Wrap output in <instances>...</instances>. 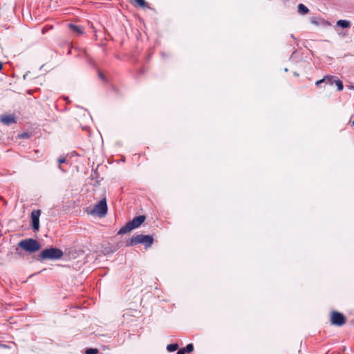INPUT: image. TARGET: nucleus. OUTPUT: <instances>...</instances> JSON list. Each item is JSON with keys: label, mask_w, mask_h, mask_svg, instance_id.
Returning <instances> with one entry per match:
<instances>
[{"label": "nucleus", "mask_w": 354, "mask_h": 354, "mask_svg": "<svg viewBox=\"0 0 354 354\" xmlns=\"http://www.w3.org/2000/svg\"><path fill=\"white\" fill-rule=\"evenodd\" d=\"M153 243V238L150 235L138 234L133 236L129 241L127 242V246H133L137 244H143L145 248H150Z\"/></svg>", "instance_id": "obj_1"}, {"label": "nucleus", "mask_w": 354, "mask_h": 354, "mask_svg": "<svg viewBox=\"0 0 354 354\" xmlns=\"http://www.w3.org/2000/svg\"><path fill=\"white\" fill-rule=\"evenodd\" d=\"M18 246L30 254L36 252L41 249L39 242L31 238L20 241L18 243Z\"/></svg>", "instance_id": "obj_2"}, {"label": "nucleus", "mask_w": 354, "mask_h": 354, "mask_svg": "<svg viewBox=\"0 0 354 354\" xmlns=\"http://www.w3.org/2000/svg\"><path fill=\"white\" fill-rule=\"evenodd\" d=\"M145 216L143 215H140L133 218V220L120 228L118 234H124L131 232L132 230L138 227L145 221Z\"/></svg>", "instance_id": "obj_3"}, {"label": "nucleus", "mask_w": 354, "mask_h": 354, "mask_svg": "<svg viewBox=\"0 0 354 354\" xmlns=\"http://www.w3.org/2000/svg\"><path fill=\"white\" fill-rule=\"evenodd\" d=\"M63 256V252L58 248H51L45 249L41 252L39 257L41 260L59 259Z\"/></svg>", "instance_id": "obj_4"}, {"label": "nucleus", "mask_w": 354, "mask_h": 354, "mask_svg": "<svg viewBox=\"0 0 354 354\" xmlns=\"http://www.w3.org/2000/svg\"><path fill=\"white\" fill-rule=\"evenodd\" d=\"M107 213V204L105 198H103L96 204L93 208L90 211L89 214L91 215H96L100 218L106 216Z\"/></svg>", "instance_id": "obj_5"}, {"label": "nucleus", "mask_w": 354, "mask_h": 354, "mask_svg": "<svg viewBox=\"0 0 354 354\" xmlns=\"http://www.w3.org/2000/svg\"><path fill=\"white\" fill-rule=\"evenodd\" d=\"M330 323L334 326H342L346 323V317L341 313L332 311L330 313Z\"/></svg>", "instance_id": "obj_6"}, {"label": "nucleus", "mask_w": 354, "mask_h": 354, "mask_svg": "<svg viewBox=\"0 0 354 354\" xmlns=\"http://www.w3.org/2000/svg\"><path fill=\"white\" fill-rule=\"evenodd\" d=\"M40 209H35L31 212L32 227L34 231H38L39 228Z\"/></svg>", "instance_id": "obj_7"}, {"label": "nucleus", "mask_w": 354, "mask_h": 354, "mask_svg": "<svg viewBox=\"0 0 354 354\" xmlns=\"http://www.w3.org/2000/svg\"><path fill=\"white\" fill-rule=\"evenodd\" d=\"M337 77L333 75H325L322 80L315 82L317 86H319L322 83H326L330 85L335 84Z\"/></svg>", "instance_id": "obj_8"}, {"label": "nucleus", "mask_w": 354, "mask_h": 354, "mask_svg": "<svg viewBox=\"0 0 354 354\" xmlns=\"http://www.w3.org/2000/svg\"><path fill=\"white\" fill-rule=\"evenodd\" d=\"M0 121L6 125H10V124L17 122L15 116L12 114L1 115Z\"/></svg>", "instance_id": "obj_9"}, {"label": "nucleus", "mask_w": 354, "mask_h": 354, "mask_svg": "<svg viewBox=\"0 0 354 354\" xmlns=\"http://www.w3.org/2000/svg\"><path fill=\"white\" fill-rule=\"evenodd\" d=\"M298 12L301 15H306L309 12V9L303 3H299L297 6Z\"/></svg>", "instance_id": "obj_10"}, {"label": "nucleus", "mask_w": 354, "mask_h": 354, "mask_svg": "<svg viewBox=\"0 0 354 354\" xmlns=\"http://www.w3.org/2000/svg\"><path fill=\"white\" fill-rule=\"evenodd\" d=\"M68 26L71 30L77 33L78 35L83 33V28L81 26H78L72 24H70Z\"/></svg>", "instance_id": "obj_11"}, {"label": "nucleus", "mask_w": 354, "mask_h": 354, "mask_svg": "<svg viewBox=\"0 0 354 354\" xmlns=\"http://www.w3.org/2000/svg\"><path fill=\"white\" fill-rule=\"evenodd\" d=\"M337 25L343 28H346L351 26V23L348 21L341 19L337 21Z\"/></svg>", "instance_id": "obj_12"}, {"label": "nucleus", "mask_w": 354, "mask_h": 354, "mask_svg": "<svg viewBox=\"0 0 354 354\" xmlns=\"http://www.w3.org/2000/svg\"><path fill=\"white\" fill-rule=\"evenodd\" d=\"M178 344H168L167 346V349L169 352H174L178 349Z\"/></svg>", "instance_id": "obj_13"}, {"label": "nucleus", "mask_w": 354, "mask_h": 354, "mask_svg": "<svg viewBox=\"0 0 354 354\" xmlns=\"http://www.w3.org/2000/svg\"><path fill=\"white\" fill-rule=\"evenodd\" d=\"M134 2L141 8H149L147 2L145 0H133Z\"/></svg>", "instance_id": "obj_14"}, {"label": "nucleus", "mask_w": 354, "mask_h": 354, "mask_svg": "<svg viewBox=\"0 0 354 354\" xmlns=\"http://www.w3.org/2000/svg\"><path fill=\"white\" fill-rule=\"evenodd\" d=\"M335 84L337 86V91H341L344 88V85L342 82L337 77Z\"/></svg>", "instance_id": "obj_15"}, {"label": "nucleus", "mask_w": 354, "mask_h": 354, "mask_svg": "<svg viewBox=\"0 0 354 354\" xmlns=\"http://www.w3.org/2000/svg\"><path fill=\"white\" fill-rule=\"evenodd\" d=\"M85 353L86 354H98L99 351L97 348H88Z\"/></svg>", "instance_id": "obj_16"}, {"label": "nucleus", "mask_w": 354, "mask_h": 354, "mask_svg": "<svg viewBox=\"0 0 354 354\" xmlns=\"http://www.w3.org/2000/svg\"><path fill=\"white\" fill-rule=\"evenodd\" d=\"M184 349L185 350V352H187V353L192 352L194 350V346L192 344H189L186 346V347Z\"/></svg>", "instance_id": "obj_17"}, {"label": "nucleus", "mask_w": 354, "mask_h": 354, "mask_svg": "<svg viewBox=\"0 0 354 354\" xmlns=\"http://www.w3.org/2000/svg\"><path fill=\"white\" fill-rule=\"evenodd\" d=\"M57 162H58V163H59V168H60V169H61V166H60V165H61L62 163H64V162H66V157H64V156L59 157V158L57 159Z\"/></svg>", "instance_id": "obj_18"}, {"label": "nucleus", "mask_w": 354, "mask_h": 354, "mask_svg": "<svg viewBox=\"0 0 354 354\" xmlns=\"http://www.w3.org/2000/svg\"><path fill=\"white\" fill-rule=\"evenodd\" d=\"M310 22L313 24H315L316 26H317L319 24L318 21H317V19L315 17H312L310 19Z\"/></svg>", "instance_id": "obj_19"}, {"label": "nucleus", "mask_w": 354, "mask_h": 354, "mask_svg": "<svg viewBox=\"0 0 354 354\" xmlns=\"http://www.w3.org/2000/svg\"><path fill=\"white\" fill-rule=\"evenodd\" d=\"M177 354H185V350L182 348L178 351Z\"/></svg>", "instance_id": "obj_20"}, {"label": "nucleus", "mask_w": 354, "mask_h": 354, "mask_svg": "<svg viewBox=\"0 0 354 354\" xmlns=\"http://www.w3.org/2000/svg\"><path fill=\"white\" fill-rule=\"evenodd\" d=\"M98 75H99V77H100L102 80H105V77H104V75H103L100 71H99V72H98Z\"/></svg>", "instance_id": "obj_21"}, {"label": "nucleus", "mask_w": 354, "mask_h": 354, "mask_svg": "<svg viewBox=\"0 0 354 354\" xmlns=\"http://www.w3.org/2000/svg\"><path fill=\"white\" fill-rule=\"evenodd\" d=\"M347 87H348L349 89L354 90V85H353V84L348 85V86H347Z\"/></svg>", "instance_id": "obj_22"}, {"label": "nucleus", "mask_w": 354, "mask_h": 354, "mask_svg": "<svg viewBox=\"0 0 354 354\" xmlns=\"http://www.w3.org/2000/svg\"><path fill=\"white\" fill-rule=\"evenodd\" d=\"M3 68V64L0 62V71L2 70Z\"/></svg>", "instance_id": "obj_23"}]
</instances>
